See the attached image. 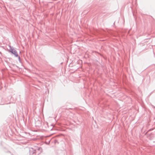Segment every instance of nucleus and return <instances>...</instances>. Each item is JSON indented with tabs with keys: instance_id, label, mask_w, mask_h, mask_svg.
Returning a JSON list of instances; mask_svg holds the SVG:
<instances>
[{
	"instance_id": "1",
	"label": "nucleus",
	"mask_w": 155,
	"mask_h": 155,
	"mask_svg": "<svg viewBox=\"0 0 155 155\" xmlns=\"http://www.w3.org/2000/svg\"><path fill=\"white\" fill-rule=\"evenodd\" d=\"M12 53L14 54L16 56H18V53L15 50H12Z\"/></svg>"
}]
</instances>
